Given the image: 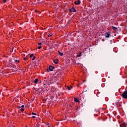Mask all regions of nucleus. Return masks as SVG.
Returning <instances> with one entry per match:
<instances>
[{"instance_id":"nucleus-1","label":"nucleus","mask_w":127,"mask_h":127,"mask_svg":"<svg viewBox=\"0 0 127 127\" xmlns=\"http://www.w3.org/2000/svg\"><path fill=\"white\" fill-rule=\"evenodd\" d=\"M122 98L124 99H127V91H125L122 93Z\"/></svg>"},{"instance_id":"nucleus-2","label":"nucleus","mask_w":127,"mask_h":127,"mask_svg":"<svg viewBox=\"0 0 127 127\" xmlns=\"http://www.w3.org/2000/svg\"><path fill=\"white\" fill-rule=\"evenodd\" d=\"M53 69H55V67L52 66V65H49V69H48L47 70V72H49L50 71H53Z\"/></svg>"},{"instance_id":"nucleus-3","label":"nucleus","mask_w":127,"mask_h":127,"mask_svg":"<svg viewBox=\"0 0 127 127\" xmlns=\"http://www.w3.org/2000/svg\"><path fill=\"white\" fill-rule=\"evenodd\" d=\"M110 35H111V33L110 32H107L105 33V37L106 38H109V37H110Z\"/></svg>"},{"instance_id":"nucleus-4","label":"nucleus","mask_w":127,"mask_h":127,"mask_svg":"<svg viewBox=\"0 0 127 127\" xmlns=\"http://www.w3.org/2000/svg\"><path fill=\"white\" fill-rule=\"evenodd\" d=\"M70 12H76V9H75V7H72L69 9Z\"/></svg>"},{"instance_id":"nucleus-5","label":"nucleus","mask_w":127,"mask_h":127,"mask_svg":"<svg viewBox=\"0 0 127 127\" xmlns=\"http://www.w3.org/2000/svg\"><path fill=\"white\" fill-rule=\"evenodd\" d=\"M120 127H127V125L125 123H123L120 125Z\"/></svg>"},{"instance_id":"nucleus-6","label":"nucleus","mask_w":127,"mask_h":127,"mask_svg":"<svg viewBox=\"0 0 127 127\" xmlns=\"http://www.w3.org/2000/svg\"><path fill=\"white\" fill-rule=\"evenodd\" d=\"M74 4H80V3H81V2L79 0H78L77 1H75L74 2Z\"/></svg>"},{"instance_id":"nucleus-7","label":"nucleus","mask_w":127,"mask_h":127,"mask_svg":"<svg viewBox=\"0 0 127 127\" xmlns=\"http://www.w3.org/2000/svg\"><path fill=\"white\" fill-rule=\"evenodd\" d=\"M112 29H113V30H114L115 31H117V30H118V28L114 26H112Z\"/></svg>"},{"instance_id":"nucleus-8","label":"nucleus","mask_w":127,"mask_h":127,"mask_svg":"<svg viewBox=\"0 0 127 127\" xmlns=\"http://www.w3.org/2000/svg\"><path fill=\"white\" fill-rule=\"evenodd\" d=\"M59 60L58 59H55L54 60V62L55 64H58V62Z\"/></svg>"},{"instance_id":"nucleus-9","label":"nucleus","mask_w":127,"mask_h":127,"mask_svg":"<svg viewBox=\"0 0 127 127\" xmlns=\"http://www.w3.org/2000/svg\"><path fill=\"white\" fill-rule=\"evenodd\" d=\"M74 102L76 103H78L79 102V100H78L77 98L74 97Z\"/></svg>"},{"instance_id":"nucleus-10","label":"nucleus","mask_w":127,"mask_h":127,"mask_svg":"<svg viewBox=\"0 0 127 127\" xmlns=\"http://www.w3.org/2000/svg\"><path fill=\"white\" fill-rule=\"evenodd\" d=\"M37 82H38V79L36 78L34 81V83H35V84H37Z\"/></svg>"},{"instance_id":"nucleus-11","label":"nucleus","mask_w":127,"mask_h":127,"mask_svg":"<svg viewBox=\"0 0 127 127\" xmlns=\"http://www.w3.org/2000/svg\"><path fill=\"white\" fill-rule=\"evenodd\" d=\"M58 53L59 54V55H61V56H63V53H61L60 52V51H58Z\"/></svg>"},{"instance_id":"nucleus-12","label":"nucleus","mask_w":127,"mask_h":127,"mask_svg":"<svg viewBox=\"0 0 127 127\" xmlns=\"http://www.w3.org/2000/svg\"><path fill=\"white\" fill-rule=\"evenodd\" d=\"M71 88H72V86H71V87H68V88H67L68 91H71Z\"/></svg>"},{"instance_id":"nucleus-13","label":"nucleus","mask_w":127,"mask_h":127,"mask_svg":"<svg viewBox=\"0 0 127 127\" xmlns=\"http://www.w3.org/2000/svg\"><path fill=\"white\" fill-rule=\"evenodd\" d=\"M87 50H89V51H90V49H88V48L84 49V51H87Z\"/></svg>"},{"instance_id":"nucleus-14","label":"nucleus","mask_w":127,"mask_h":127,"mask_svg":"<svg viewBox=\"0 0 127 127\" xmlns=\"http://www.w3.org/2000/svg\"><path fill=\"white\" fill-rule=\"evenodd\" d=\"M33 54H32L30 56V58H32V57H33Z\"/></svg>"},{"instance_id":"nucleus-15","label":"nucleus","mask_w":127,"mask_h":127,"mask_svg":"<svg viewBox=\"0 0 127 127\" xmlns=\"http://www.w3.org/2000/svg\"><path fill=\"white\" fill-rule=\"evenodd\" d=\"M20 111H21V112H24V109L23 108H21L20 109Z\"/></svg>"},{"instance_id":"nucleus-16","label":"nucleus","mask_w":127,"mask_h":127,"mask_svg":"<svg viewBox=\"0 0 127 127\" xmlns=\"http://www.w3.org/2000/svg\"><path fill=\"white\" fill-rule=\"evenodd\" d=\"M110 44H113V40H111L110 41Z\"/></svg>"},{"instance_id":"nucleus-17","label":"nucleus","mask_w":127,"mask_h":127,"mask_svg":"<svg viewBox=\"0 0 127 127\" xmlns=\"http://www.w3.org/2000/svg\"><path fill=\"white\" fill-rule=\"evenodd\" d=\"M33 58L32 59V60H35V58H36V57L35 56H33Z\"/></svg>"},{"instance_id":"nucleus-18","label":"nucleus","mask_w":127,"mask_h":127,"mask_svg":"<svg viewBox=\"0 0 127 127\" xmlns=\"http://www.w3.org/2000/svg\"><path fill=\"white\" fill-rule=\"evenodd\" d=\"M81 52H79V55L77 56V57H80V56H81Z\"/></svg>"},{"instance_id":"nucleus-19","label":"nucleus","mask_w":127,"mask_h":127,"mask_svg":"<svg viewBox=\"0 0 127 127\" xmlns=\"http://www.w3.org/2000/svg\"><path fill=\"white\" fill-rule=\"evenodd\" d=\"M32 115H34V116H36V113H34L32 112Z\"/></svg>"},{"instance_id":"nucleus-20","label":"nucleus","mask_w":127,"mask_h":127,"mask_svg":"<svg viewBox=\"0 0 127 127\" xmlns=\"http://www.w3.org/2000/svg\"><path fill=\"white\" fill-rule=\"evenodd\" d=\"M38 49H41V46H40L38 47Z\"/></svg>"},{"instance_id":"nucleus-21","label":"nucleus","mask_w":127,"mask_h":127,"mask_svg":"<svg viewBox=\"0 0 127 127\" xmlns=\"http://www.w3.org/2000/svg\"><path fill=\"white\" fill-rule=\"evenodd\" d=\"M23 59H24V60H27V57H26Z\"/></svg>"},{"instance_id":"nucleus-22","label":"nucleus","mask_w":127,"mask_h":127,"mask_svg":"<svg viewBox=\"0 0 127 127\" xmlns=\"http://www.w3.org/2000/svg\"><path fill=\"white\" fill-rule=\"evenodd\" d=\"M12 67L13 68H15V65L13 64V65H12Z\"/></svg>"},{"instance_id":"nucleus-23","label":"nucleus","mask_w":127,"mask_h":127,"mask_svg":"<svg viewBox=\"0 0 127 127\" xmlns=\"http://www.w3.org/2000/svg\"><path fill=\"white\" fill-rule=\"evenodd\" d=\"M48 37H51V36H52V35H48Z\"/></svg>"},{"instance_id":"nucleus-24","label":"nucleus","mask_w":127,"mask_h":127,"mask_svg":"<svg viewBox=\"0 0 127 127\" xmlns=\"http://www.w3.org/2000/svg\"><path fill=\"white\" fill-rule=\"evenodd\" d=\"M7 0H3V2H6Z\"/></svg>"},{"instance_id":"nucleus-25","label":"nucleus","mask_w":127,"mask_h":127,"mask_svg":"<svg viewBox=\"0 0 127 127\" xmlns=\"http://www.w3.org/2000/svg\"><path fill=\"white\" fill-rule=\"evenodd\" d=\"M41 44H42V43H38V45H40H40H41Z\"/></svg>"},{"instance_id":"nucleus-26","label":"nucleus","mask_w":127,"mask_h":127,"mask_svg":"<svg viewBox=\"0 0 127 127\" xmlns=\"http://www.w3.org/2000/svg\"><path fill=\"white\" fill-rule=\"evenodd\" d=\"M15 62H18V63H19V61H17V60H15Z\"/></svg>"},{"instance_id":"nucleus-27","label":"nucleus","mask_w":127,"mask_h":127,"mask_svg":"<svg viewBox=\"0 0 127 127\" xmlns=\"http://www.w3.org/2000/svg\"><path fill=\"white\" fill-rule=\"evenodd\" d=\"M84 92H87L88 90H86V89H84Z\"/></svg>"},{"instance_id":"nucleus-28","label":"nucleus","mask_w":127,"mask_h":127,"mask_svg":"<svg viewBox=\"0 0 127 127\" xmlns=\"http://www.w3.org/2000/svg\"><path fill=\"white\" fill-rule=\"evenodd\" d=\"M24 107V105H22L21 106V108H23Z\"/></svg>"},{"instance_id":"nucleus-29","label":"nucleus","mask_w":127,"mask_h":127,"mask_svg":"<svg viewBox=\"0 0 127 127\" xmlns=\"http://www.w3.org/2000/svg\"><path fill=\"white\" fill-rule=\"evenodd\" d=\"M21 108V106H19V107H18V109H20Z\"/></svg>"},{"instance_id":"nucleus-30","label":"nucleus","mask_w":127,"mask_h":127,"mask_svg":"<svg viewBox=\"0 0 127 127\" xmlns=\"http://www.w3.org/2000/svg\"><path fill=\"white\" fill-rule=\"evenodd\" d=\"M33 119H35V116H32Z\"/></svg>"},{"instance_id":"nucleus-31","label":"nucleus","mask_w":127,"mask_h":127,"mask_svg":"<svg viewBox=\"0 0 127 127\" xmlns=\"http://www.w3.org/2000/svg\"><path fill=\"white\" fill-rule=\"evenodd\" d=\"M116 104V105H118V103H115Z\"/></svg>"},{"instance_id":"nucleus-32","label":"nucleus","mask_w":127,"mask_h":127,"mask_svg":"<svg viewBox=\"0 0 127 127\" xmlns=\"http://www.w3.org/2000/svg\"><path fill=\"white\" fill-rule=\"evenodd\" d=\"M86 81L85 80H83V82H85Z\"/></svg>"}]
</instances>
